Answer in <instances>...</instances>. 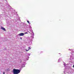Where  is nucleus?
<instances>
[{"instance_id": "obj_4", "label": "nucleus", "mask_w": 74, "mask_h": 74, "mask_svg": "<svg viewBox=\"0 0 74 74\" xmlns=\"http://www.w3.org/2000/svg\"><path fill=\"white\" fill-rule=\"evenodd\" d=\"M30 49H31V48L30 47H28V50H27V49H26V52H27L28 51H29Z\"/></svg>"}, {"instance_id": "obj_1", "label": "nucleus", "mask_w": 74, "mask_h": 74, "mask_svg": "<svg viewBox=\"0 0 74 74\" xmlns=\"http://www.w3.org/2000/svg\"><path fill=\"white\" fill-rule=\"evenodd\" d=\"M12 72L14 74H18L21 72V71L19 69H14Z\"/></svg>"}, {"instance_id": "obj_7", "label": "nucleus", "mask_w": 74, "mask_h": 74, "mask_svg": "<svg viewBox=\"0 0 74 74\" xmlns=\"http://www.w3.org/2000/svg\"><path fill=\"white\" fill-rule=\"evenodd\" d=\"M25 34H27V32L25 33Z\"/></svg>"}, {"instance_id": "obj_2", "label": "nucleus", "mask_w": 74, "mask_h": 74, "mask_svg": "<svg viewBox=\"0 0 74 74\" xmlns=\"http://www.w3.org/2000/svg\"><path fill=\"white\" fill-rule=\"evenodd\" d=\"M18 35L19 36H24V33H20L18 34Z\"/></svg>"}, {"instance_id": "obj_5", "label": "nucleus", "mask_w": 74, "mask_h": 74, "mask_svg": "<svg viewBox=\"0 0 74 74\" xmlns=\"http://www.w3.org/2000/svg\"><path fill=\"white\" fill-rule=\"evenodd\" d=\"M27 22H28V23H29V21H27Z\"/></svg>"}, {"instance_id": "obj_3", "label": "nucleus", "mask_w": 74, "mask_h": 74, "mask_svg": "<svg viewBox=\"0 0 74 74\" xmlns=\"http://www.w3.org/2000/svg\"><path fill=\"white\" fill-rule=\"evenodd\" d=\"M1 29H2V30H4V31H5H5H6L5 29L3 27H1Z\"/></svg>"}, {"instance_id": "obj_6", "label": "nucleus", "mask_w": 74, "mask_h": 74, "mask_svg": "<svg viewBox=\"0 0 74 74\" xmlns=\"http://www.w3.org/2000/svg\"><path fill=\"white\" fill-rule=\"evenodd\" d=\"M3 74H5V72H3Z\"/></svg>"}]
</instances>
